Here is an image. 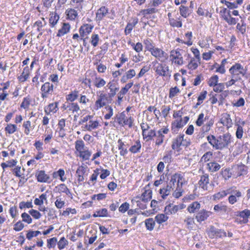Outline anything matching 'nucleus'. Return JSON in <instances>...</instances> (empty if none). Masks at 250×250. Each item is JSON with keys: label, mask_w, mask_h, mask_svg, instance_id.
<instances>
[{"label": "nucleus", "mask_w": 250, "mask_h": 250, "mask_svg": "<svg viewBox=\"0 0 250 250\" xmlns=\"http://www.w3.org/2000/svg\"><path fill=\"white\" fill-rule=\"evenodd\" d=\"M79 96V91L74 90L66 95V99L70 102H73L76 100Z\"/></svg>", "instance_id": "2f4dec72"}, {"label": "nucleus", "mask_w": 250, "mask_h": 250, "mask_svg": "<svg viewBox=\"0 0 250 250\" xmlns=\"http://www.w3.org/2000/svg\"><path fill=\"white\" fill-rule=\"evenodd\" d=\"M218 81V77L217 75H214L211 77L208 82V85L210 86H214L217 83Z\"/></svg>", "instance_id": "4d7b16f0"}, {"label": "nucleus", "mask_w": 250, "mask_h": 250, "mask_svg": "<svg viewBox=\"0 0 250 250\" xmlns=\"http://www.w3.org/2000/svg\"><path fill=\"white\" fill-rule=\"evenodd\" d=\"M168 131L169 129L167 127L161 128L157 131L156 136H155L156 137L155 142L156 145L160 146L163 144L165 138L164 134H167Z\"/></svg>", "instance_id": "6e6552de"}, {"label": "nucleus", "mask_w": 250, "mask_h": 250, "mask_svg": "<svg viewBox=\"0 0 250 250\" xmlns=\"http://www.w3.org/2000/svg\"><path fill=\"white\" fill-rule=\"evenodd\" d=\"M106 86L110 89V93L108 94L109 98L113 97L116 93L117 91L119 90V87H116L115 84L111 82H109Z\"/></svg>", "instance_id": "5701e85b"}, {"label": "nucleus", "mask_w": 250, "mask_h": 250, "mask_svg": "<svg viewBox=\"0 0 250 250\" xmlns=\"http://www.w3.org/2000/svg\"><path fill=\"white\" fill-rule=\"evenodd\" d=\"M64 175V171L62 169H60L58 171L55 172L53 174L54 178H56L57 176H59L61 178V180L64 182L66 180V178H63Z\"/></svg>", "instance_id": "3c124183"}, {"label": "nucleus", "mask_w": 250, "mask_h": 250, "mask_svg": "<svg viewBox=\"0 0 250 250\" xmlns=\"http://www.w3.org/2000/svg\"><path fill=\"white\" fill-rule=\"evenodd\" d=\"M108 97L105 94H101L98 99L95 102V105L97 108H101L106 105Z\"/></svg>", "instance_id": "f8f14e48"}, {"label": "nucleus", "mask_w": 250, "mask_h": 250, "mask_svg": "<svg viewBox=\"0 0 250 250\" xmlns=\"http://www.w3.org/2000/svg\"><path fill=\"white\" fill-rule=\"evenodd\" d=\"M208 177V174H204L201 176L200 179L198 182L199 187L205 190H208V185L209 184Z\"/></svg>", "instance_id": "9b49d317"}, {"label": "nucleus", "mask_w": 250, "mask_h": 250, "mask_svg": "<svg viewBox=\"0 0 250 250\" xmlns=\"http://www.w3.org/2000/svg\"><path fill=\"white\" fill-rule=\"evenodd\" d=\"M17 130V127L16 125L12 124H7L5 127V131L10 134L14 133Z\"/></svg>", "instance_id": "e433bc0d"}, {"label": "nucleus", "mask_w": 250, "mask_h": 250, "mask_svg": "<svg viewBox=\"0 0 250 250\" xmlns=\"http://www.w3.org/2000/svg\"><path fill=\"white\" fill-rule=\"evenodd\" d=\"M54 91V85L52 83L46 82L43 84L41 88V96L43 99L49 97L52 95Z\"/></svg>", "instance_id": "39448f33"}, {"label": "nucleus", "mask_w": 250, "mask_h": 250, "mask_svg": "<svg viewBox=\"0 0 250 250\" xmlns=\"http://www.w3.org/2000/svg\"><path fill=\"white\" fill-rule=\"evenodd\" d=\"M70 26L68 23H63L61 29L58 30L57 36L61 37L69 32Z\"/></svg>", "instance_id": "6ab92c4d"}, {"label": "nucleus", "mask_w": 250, "mask_h": 250, "mask_svg": "<svg viewBox=\"0 0 250 250\" xmlns=\"http://www.w3.org/2000/svg\"><path fill=\"white\" fill-rule=\"evenodd\" d=\"M29 74L30 71L28 66L25 67L21 74L18 77L19 80L21 82L26 81L29 78Z\"/></svg>", "instance_id": "412c9836"}, {"label": "nucleus", "mask_w": 250, "mask_h": 250, "mask_svg": "<svg viewBox=\"0 0 250 250\" xmlns=\"http://www.w3.org/2000/svg\"><path fill=\"white\" fill-rule=\"evenodd\" d=\"M118 143L119 144V149L120 150V154L121 156H125L126 155L128 151L126 148L124 147L125 144L124 143H123L121 139H119L118 141Z\"/></svg>", "instance_id": "c9c22d12"}, {"label": "nucleus", "mask_w": 250, "mask_h": 250, "mask_svg": "<svg viewBox=\"0 0 250 250\" xmlns=\"http://www.w3.org/2000/svg\"><path fill=\"white\" fill-rule=\"evenodd\" d=\"M232 174V173L230 172V169L229 168H226L222 171V175L226 180L230 178Z\"/></svg>", "instance_id": "0e129e2a"}, {"label": "nucleus", "mask_w": 250, "mask_h": 250, "mask_svg": "<svg viewBox=\"0 0 250 250\" xmlns=\"http://www.w3.org/2000/svg\"><path fill=\"white\" fill-rule=\"evenodd\" d=\"M59 18V16L56 13L52 14L49 21V23L52 27L55 26V25L57 23Z\"/></svg>", "instance_id": "58836bf2"}, {"label": "nucleus", "mask_w": 250, "mask_h": 250, "mask_svg": "<svg viewBox=\"0 0 250 250\" xmlns=\"http://www.w3.org/2000/svg\"><path fill=\"white\" fill-rule=\"evenodd\" d=\"M146 226L147 229L150 230H151L153 229L155 222L154 220H146Z\"/></svg>", "instance_id": "69168bd1"}, {"label": "nucleus", "mask_w": 250, "mask_h": 250, "mask_svg": "<svg viewBox=\"0 0 250 250\" xmlns=\"http://www.w3.org/2000/svg\"><path fill=\"white\" fill-rule=\"evenodd\" d=\"M144 43L145 45V48L149 52H151L154 48L152 42L149 39L144 40Z\"/></svg>", "instance_id": "37998d69"}, {"label": "nucleus", "mask_w": 250, "mask_h": 250, "mask_svg": "<svg viewBox=\"0 0 250 250\" xmlns=\"http://www.w3.org/2000/svg\"><path fill=\"white\" fill-rule=\"evenodd\" d=\"M180 92L179 88L176 86L175 87H172L169 90V97L170 98L175 97L177 93Z\"/></svg>", "instance_id": "338daca9"}, {"label": "nucleus", "mask_w": 250, "mask_h": 250, "mask_svg": "<svg viewBox=\"0 0 250 250\" xmlns=\"http://www.w3.org/2000/svg\"><path fill=\"white\" fill-rule=\"evenodd\" d=\"M151 54L160 62H165L168 59V54L162 49L155 47L151 52Z\"/></svg>", "instance_id": "423d86ee"}, {"label": "nucleus", "mask_w": 250, "mask_h": 250, "mask_svg": "<svg viewBox=\"0 0 250 250\" xmlns=\"http://www.w3.org/2000/svg\"><path fill=\"white\" fill-rule=\"evenodd\" d=\"M93 26L90 24H85L81 27L79 29L80 36L82 37H87L92 31Z\"/></svg>", "instance_id": "ddd939ff"}, {"label": "nucleus", "mask_w": 250, "mask_h": 250, "mask_svg": "<svg viewBox=\"0 0 250 250\" xmlns=\"http://www.w3.org/2000/svg\"><path fill=\"white\" fill-rule=\"evenodd\" d=\"M179 209V206L169 204L166 207L165 211L166 212V214L169 213L172 214L176 213Z\"/></svg>", "instance_id": "b1692460"}, {"label": "nucleus", "mask_w": 250, "mask_h": 250, "mask_svg": "<svg viewBox=\"0 0 250 250\" xmlns=\"http://www.w3.org/2000/svg\"><path fill=\"white\" fill-rule=\"evenodd\" d=\"M221 123L226 126L228 128L232 127L233 123L230 118V115L227 113L223 114L221 119Z\"/></svg>", "instance_id": "4468645a"}, {"label": "nucleus", "mask_w": 250, "mask_h": 250, "mask_svg": "<svg viewBox=\"0 0 250 250\" xmlns=\"http://www.w3.org/2000/svg\"><path fill=\"white\" fill-rule=\"evenodd\" d=\"M244 134V129L243 127H242L240 125L238 127H237L235 135L236 137L238 139H241L243 137Z\"/></svg>", "instance_id": "5fc2aeb1"}, {"label": "nucleus", "mask_w": 250, "mask_h": 250, "mask_svg": "<svg viewBox=\"0 0 250 250\" xmlns=\"http://www.w3.org/2000/svg\"><path fill=\"white\" fill-rule=\"evenodd\" d=\"M188 10V7L181 5L179 7L180 14L181 16L185 18H187L189 15Z\"/></svg>", "instance_id": "4c0bfd02"}, {"label": "nucleus", "mask_w": 250, "mask_h": 250, "mask_svg": "<svg viewBox=\"0 0 250 250\" xmlns=\"http://www.w3.org/2000/svg\"><path fill=\"white\" fill-rule=\"evenodd\" d=\"M198 66V63L195 61L194 58L191 59L190 62L188 63V69L191 70H194L197 68Z\"/></svg>", "instance_id": "680f3d73"}, {"label": "nucleus", "mask_w": 250, "mask_h": 250, "mask_svg": "<svg viewBox=\"0 0 250 250\" xmlns=\"http://www.w3.org/2000/svg\"><path fill=\"white\" fill-rule=\"evenodd\" d=\"M75 148L79 153L87 149V147L85 146L83 141L82 140H77L75 142Z\"/></svg>", "instance_id": "393cba45"}, {"label": "nucleus", "mask_w": 250, "mask_h": 250, "mask_svg": "<svg viewBox=\"0 0 250 250\" xmlns=\"http://www.w3.org/2000/svg\"><path fill=\"white\" fill-rule=\"evenodd\" d=\"M54 191L59 193H65L66 195L70 194V191L67 187L64 184H61L55 187Z\"/></svg>", "instance_id": "aec40b11"}, {"label": "nucleus", "mask_w": 250, "mask_h": 250, "mask_svg": "<svg viewBox=\"0 0 250 250\" xmlns=\"http://www.w3.org/2000/svg\"><path fill=\"white\" fill-rule=\"evenodd\" d=\"M230 194V189L227 190H223L215 194L213 197L214 200H219L224 197H225L228 194Z\"/></svg>", "instance_id": "bb28decb"}, {"label": "nucleus", "mask_w": 250, "mask_h": 250, "mask_svg": "<svg viewBox=\"0 0 250 250\" xmlns=\"http://www.w3.org/2000/svg\"><path fill=\"white\" fill-rule=\"evenodd\" d=\"M233 174L236 176L246 175L248 172L247 167L244 165H236L232 168Z\"/></svg>", "instance_id": "1a4fd4ad"}, {"label": "nucleus", "mask_w": 250, "mask_h": 250, "mask_svg": "<svg viewBox=\"0 0 250 250\" xmlns=\"http://www.w3.org/2000/svg\"><path fill=\"white\" fill-rule=\"evenodd\" d=\"M30 104V100L29 98H24L21 104V107L24 109H27L28 108Z\"/></svg>", "instance_id": "e2e57ef3"}, {"label": "nucleus", "mask_w": 250, "mask_h": 250, "mask_svg": "<svg viewBox=\"0 0 250 250\" xmlns=\"http://www.w3.org/2000/svg\"><path fill=\"white\" fill-rule=\"evenodd\" d=\"M207 232L208 237L211 239L214 237L223 238L227 236V233L224 230L217 229L213 226L208 228Z\"/></svg>", "instance_id": "7ed1b4c3"}, {"label": "nucleus", "mask_w": 250, "mask_h": 250, "mask_svg": "<svg viewBox=\"0 0 250 250\" xmlns=\"http://www.w3.org/2000/svg\"><path fill=\"white\" fill-rule=\"evenodd\" d=\"M157 65L155 66L154 69L156 73L161 76H170V72L168 66L165 64L157 63Z\"/></svg>", "instance_id": "0eeeda50"}, {"label": "nucleus", "mask_w": 250, "mask_h": 250, "mask_svg": "<svg viewBox=\"0 0 250 250\" xmlns=\"http://www.w3.org/2000/svg\"><path fill=\"white\" fill-rule=\"evenodd\" d=\"M152 197V191L150 190H145L142 195V200L144 202H146L150 200Z\"/></svg>", "instance_id": "ea45409f"}, {"label": "nucleus", "mask_w": 250, "mask_h": 250, "mask_svg": "<svg viewBox=\"0 0 250 250\" xmlns=\"http://www.w3.org/2000/svg\"><path fill=\"white\" fill-rule=\"evenodd\" d=\"M33 207L32 201L29 202H21L19 204V208L21 209H23L25 208H31Z\"/></svg>", "instance_id": "603ef678"}, {"label": "nucleus", "mask_w": 250, "mask_h": 250, "mask_svg": "<svg viewBox=\"0 0 250 250\" xmlns=\"http://www.w3.org/2000/svg\"><path fill=\"white\" fill-rule=\"evenodd\" d=\"M184 134H181L173 139L171 147L173 150L179 151L181 146H187L189 143L184 140Z\"/></svg>", "instance_id": "20e7f679"}, {"label": "nucleus", "mask_w": 250, "mask_h": 250, "mask_svg": "<svg viewBox=\"0 0 250 250\" xmlns=\"http://www.w3.org/2000/svg\"><path fill=\"white\" fill-rule=\"evenodd\" d=\"M247 72V69L239 63H236L233 65L229 69L231 77L234 79H241V76H244Z\"/></svg>", "instance_id": "f03ea898"}, {"label": "nucleus", "mask_w": 250, "mask_h": 250, "mask_svg": "<svg viewBox=\"0 0 250 250\" xmlns=\"http://www.w3.org/2000/svg\"><path fill=\"white\" fill-rule=\"evenodd\" d=\"M94 83L95 86L97 88L103 87L106 83L105 81L100 77H96Z\"/></svg>", "instance_id": "a19ab883"}, {"label": "nucleus", "mask_w": 250, "mask_h": 250, "mask_svg": "<svg viewBox=\"0 0 250 250\" xmlns=\"http://www.w3.org/2000/svg\"><path fill=\"white\" fill-rule=\"evenodd\" d=\"M212 152L211 151H208L205 153L201 159V161L202 162H206L208 161L212 157Z\"/></svg>", "instance_id": "052dcab7"}, {"label": "nucleus", "mask_w": 250, "mask_h": 250, "mask_svg": "<svg viewBox=\"0 0 250 250\" xmlns=\"http://www.w3.org/2000/svg\"><path fill=\"white\" fill-rule=\"evenodd\" d=\"M207 139L208 143L216 150L227 148L232 142L231 135L229 133L220 135L217 138L213 135H209Z\"/></svg>", "instance_id": "f257e3e1"}, {"label": "nucleus", "mask_w": 250, "mask_h": 250, "mask_svg": "<svg viewBox=\"0 0 250 250\" xmlns=\"http://www.w3.org/2000/svg\"><path fill=\"white\" fill-rule=\"evenodd\" d=\"M212 212L210 211H206L205 210H201L196 216V219H207L209 217L211 214Z\"/></svg>", "instance_id": "f704fd0d"}, {"label": "nucleus", "mask_w": 250, "mask_h": 250, "mask_svg": "<svg viewBox=\"0 0 250 250\" xmlns=\"http://www.w3.org/2000/svg\"><path fill=\"white\" fill-rule=\"evenodd\" d=\"M172 189V186L168 184L165 188L160 189L159 193L162 195V198L165 199L170 194Z\"/></svg>", "instance_id": "4be33fe9"}, {"label": "nucleus", "mask_w": 250, "mask_h": 250, "mask_svg": "<svg viewBox=\"0 0 250 250\" xmlns=\"http://www.w3.org/2000/svg\"><path fill=\"white\" fill-rule=\"evenodd\" d=\"M38 182L45 183L49 180V176L46 174L44 170H40L36 174Z\"/></svg>", "instance_id": "dca6fc26"}, {"label": "nucleus", "mask_w": 250, "mask_h": 250, "mask_svg": "<svg viewBox=\"0 0 250 250\" xmlns=\"http://www.w3.org/2000/svg\"><path fill=\"white\" fill-rule=\"evenodd\" d=\"M57 239L56 237H53L47 240V247L49 249L54 248L56 246Z\"/></svg>", "instance_id": "864d4df0"}, {"label": "nucleus", "mask_w": 250, "mask_h": 250, "mask_svg": "<svg viewBox=\"0 0 250 250\" xmlns=\"http://www.w3.org/2000/svg\"><path fill=\"white\" fill-rule=\"evenodd\" d=\"M138 22L137 19H134L132 23H128L125 27V35L129 34Z\"/></svg>", "instance_id": "72a5a7b5"}, {"label": "nucleus", "mask_w": 250, "mask_h": 250, "mask_svg": "<svg viewBox=\"0 0 250 250\" xmlns=\"http://www.w3.org/2000/svg\"><path fill=\"white\" fill-rule=\"evenodd\" d=\"M126 118L125 114L124 112H122L119 115L116 116L117 121L119 125L124 126V123H125V120Z\"/></svg>", "instance_id": "49530a36"}, {"label": "nucleus", "mask_w": 250, "mask_h": 250, "mask_svg": "<svg viewBox=\"0 0 250 250\" xmlns=\"http://www.w3.org/2000/svg\"><path fill=\"white\" fill-rule=\"evenodd\" d=\"M99 125V124L97 121H90L88 122V124L85 125V128L88 131H91L98 128Z\"/></svg>", "instance_id": "c756f323"}, {"label": "nucleus", "mask_w": 250, "mask_h": 250, "mask_svg": "<svg viewBox=\"0 0 250 250\" xmlns=\"http://www.w3.org/2000/svg\"><path fill=\"white\" fill-rule=\"evenodd\" d=\"M183 191V189H182V187H177L173 193V196L176 198H178L182 195Z\"/></svg>", "instance_id": "bf43d9fd"}, {"label": "nucleus", "mask_w": 250, "mask_h": 250, "mask_svg": "<svg viewBox=\"0 0 250 250\" xmlns=\"http://www.w3.org/2000/svg\"><path fill=\"white\" fill-rule=\"evenodd\" d=\"M59 250H62L68 244V241L64 237H62L57 243Z\"/></svg>", "instance_id": "a18cd8bd"}, {"label": "nucleus", "mask_w": 250, "mask_h": 250, "mask_svg": "<svg viewBox=\"0 0 250 250\" xmlns=\"http://www.w3.org/2000/svg\"><path fill=\"white\" fill-rule=\"evenodd\" d=\"M91 155V152H90L88 149H86L83 151L79 153V156L82 158L83 160H87L89 159L90 156Z\"/></svg>", "instance_id": "c03bdc74"}, {"label": "nucleus", "mask_w": 250, "mask_h": 250, "mask_svg": "<svg viewBox=\"0 0 250 250\" xmlns=\"http://www.w3.org/2000/svg\"><path fill=\"white\" fill-rule=\"evenodd\" d=\"M22 126L25 128V130L24 131V133L26 135H28L30 132V128L31 126V122L30 121H27L24 122L23 123V125H22Z\"/></svg>", "instance_id": "de8ad7c7"}, {"label": "nucleus", "mask_w": 250, "mask_h": 250, "mask_svg": "<svg viewBox=\"0 0 250 250\" xmlns=\"http://www.w3.org/2000/svg\"><path fill=\"white\" fill-rule=\"evenodd\" d=\"M99 41V37L98 34H92L90 42L94 47L98 45Z\"/></svg>", "instance_id": "8fccbe9b"}, {"label": "nucleus", "mask_w": 250, "mask_h": 250, "mask_svg": "<svg viewBox=\"0 0 250 250\" xmlns=\"http://www.w3.org/2000/svg\"><path fill=\"white\" fill-rule=\"evenodd\" d=\"M237 215L243 219H248L250 216V210L245 209L242 211L239 212L238 215Z\"/></svg>", "instance_id": "6e6d98bb"}, {"label": "nucleus", "mask_w": 250, "mask_h": 250, "mask_svg": "<svg viewBox=\"0 0 250 250\" xmlns=\"http://www.w3.org/2000/svg\"><path fill=\"white\" fill-rule=\"evenodd\" d=\"M200 208V204L198 202H194L190 204L188 208V210L190 213H194Z\"/></svg>", "instance_id": "c85d7f7f"}, {"label": "nucleus", "mask_w": 250, "mask_h": 250, "mask_svg": "<svg viewBox=\"0 0 250 250\" xmlns=\"http://www.w3.org/2000/svg\"><path fill=\"white\" fill-rule=\"evenodd\" d=\"M67 108H69V110L73 112H77L80 110V107L77 103H72L69 104V105H67Z\"/></svg>", "instance_id": "13d9d810"}, {"label": "nucleus", "mask_w": 250, "mask_h": 250, "mask_svg": "<svg viewBox=\"0 0 250 250\" xmlns=\"http://www.w3.org/2000/svg\"><path fill=\"white\" fill-rule=\"evenodd\" d=\"M241 23H238L236 25V29L242 34L246 31V24L243 20L241 21Z\"/></svg>", "instance_id": "79ce46f5"}, {"label": "nucleus", "mask_w": 250, "mask_h": 250, "mask_svg": "<svg viewBox=\"0 0 250 250\" xmlns=\"http://www.w3.org/2000/svg\"><path fill=\"white\" fill-rule=\"evenodd\" d=\"M184 181V178L181 174L175 173L171 176L169 184L172 186L174 185L175 183H176L177 187H182Z\"/></svg>", "instance_id": "9d476101"}, {"label": "nucleus", "mask_w": 250, "mask_h": 250, "mask_svg": "<svg viewBox=\"0 0 250 250\" xmlns=\"http://www.w3.org/2000/svg\"><path fill=\"white\" fill-rule=\"evenodd\" d=\"M224 20L228 23L229 25H234L236 23L237 20L232 17H224Z\"/></svg>", "instance_id": "774afa93"}, {"label": "nucleus", "mask_w": 250, "mask_h": 250, "mask_svg": "<svg viewBox=\"0 0 250 250\" xmlns=\"http://www.w3.org/2000/svg\"><path fill=\"white\" fill-rule=\"evenodd\" d=\"M108 13V9L105 6H102L96 13V19L97 21H101Z\"/></svg>", "instance_id": "2eb2a0df"}, {"label": "nucleus", "mask_w": 250, "mask_h": 250, "mask_svg": "<svg viewBox=\"0 0 250 250\" xmlns=\"http://www.w3.org/2000/svg\"><path fill=\"white\" fill-rule=\"evenodd\" d=\"M142 135L144 140L148 141L152 140L153 137L156 136V133L154 129H149L144 132H142Z\"/></svg>", "instance_id": "a211bd4d"}, {"label": "nucleus", "mask_w": 250, "mask_h": 250, "mask_svg": "<svg viewBox=\"0 0 250 250\" xmlns=\"http://www.w3.org/2000/svg\"><path fill=\"white\" fill-rule=\"evenodd\" d=\"M133 84V83H128L125 85L124 87L122 88L121 91L118 93V99L119 104H120V102L122 101L124 95L127 93L128 89L132 87Z\"/></svg>", "instance_id": "f3484780"}, {"label": "nucleus", "mask_w": 250, "mask_h": 250, "mask_svg": "<svg viewBox=\"0 0 250 250\" xmlns=\"http://www.w3.org/2000/svg\"><path fill=\"white\" fill-rule=\"evenodd\" d=\"M169 21V25L173 27L180 28L182 26V22L180 17L177 20L172 18Z\"/></svg>", "instance_id": "a878e982"}, {"label": "nucleus", "mask_w": 250, "mask_h": 250, "mask_svg": "<svg viewBox=\"0 0 250 250\" xmlns=\"http://www.w3.org/2000/svg\"><path fill=\"white\" fill-rule=\"evenodd\" d=\"M209 170L211 172H215L220 169L221 166L215 162H211L208 164Z\"/></svg>", "instance_id": "cd10ccee"}, {"label": "nucleus", "mask_w": 250, "mask_h": 250, "mask_svg": "<svg viewBox=\"0 0 250 250\" xmlns=\"http://www.w3.org/2000/svg\"><path fill=\"white\" fill-rule=\"evenodd\" d=\"M180 51V50L178 49L172 50L170 51V57L172 58L171 60L172 62L176 60L180 59V58L183 57Z\"/></svg>", "instance_id": "7c9ffc66"}, {"label": "nucleus", "mask_w": 250, "mask_h": 250, "mask_svg": "<svg viewBox=\"0 0 250 250\" xmlns=\"http://www.w3.org/2000/svg\"><path fill=\"white\" fill-rule=\"evenodd\" d=\"M141 148V144L140 141L138 140L136 141L135 144L130 147L129 150L133 153H136L140 152Z\"/></svg>", "instance_id": "473e14b6"}, {"label": "nucleus", "mask_w": 250, "mask_h": 250, "mask_svg": "<svg viewBox=\"0 0 250 250\" xmlns=\"http://www.w3.org/2000/svg\"><path fill=\"white\" fill-rule=\"evenodd\" d=\"M157 12V10H156L155 8H150L142 10L141 11V13H142V14L143 15H144V16H146L149 14H152L155 13Z\"/></svg>", "instance_id": "09e8293b"}]
</instances>
